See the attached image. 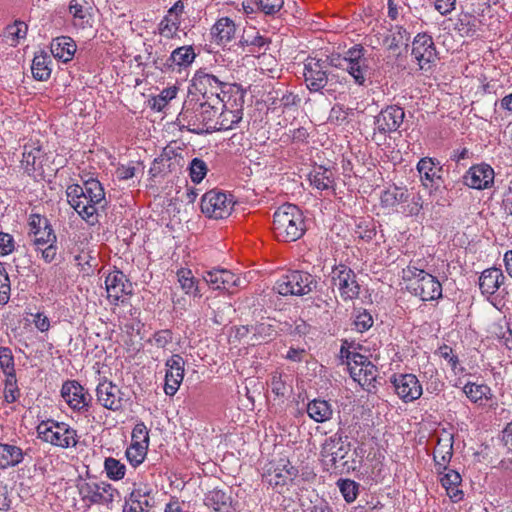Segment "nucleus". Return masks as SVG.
I'll return each instance as SVG.
<instances>
[{
	"mask_svg": "<svg viewBox=\"0 0 512 512\" xmlns=\"http://www.w3.org/2000/svg\"><path fill=\"white\" fill-rule=\"evenodd\" d=\"M66 197L69 205L89 225H95L98 222V209L105 205V192L97 179L90 178L82 186L69 185L66 189Z\"/></svg>",
	"mask_w": 512,
	"mask_h": 512,
	"instance_id": "obj_1",
	"label": "nucleus"
},
{
	"mask_svg": "<svg viewBox=\"0 0 512 512\" xmlns=\"http://www.w3.org/2000/svg\"><path fill=\"white\" fill-rule=\"evenodd\" d=\"M220 107L215 102H199L193 99L185 101L177 121L181 128L195 134L211 133L215 131L217 121L216 115Z\"/></svg>",
	"mask_w": 512,
	"mask_h": 512,
	"instance_id": "obj_2",
	"label": "nucleus"
},
{
	"mask_svg": "<svg viewBox=\"0 0 512 512\" xmlns=\"http://www.w3.org/2000/svg\"><path fill=\"white\" fill-rule=\"evenodd\" d=\"M402 280L407 290L424 302L442 297V285L437 277L417 267L412 261L402 269Z\"/></svg>",
	"mask_w": 512,
	"mask_h": 512,
	"instance_id": "obj_3",
	"label": "nucleus"
},
{
	"mask_svg": "<svg viewBox=\"0 0 512 512\" xmlns=\"http://www.w3.org/2000/svg\"><path fill=\"white\" fill-rule=\"evenodd\" d=\"M273 230L276 238L283 242H294L306 230L302 211L294 204L280 206L273 215Z\"/></svg>",
	"mask_w": 512,
	"mask_h": 512,
	"instance_id": "obj_4",
	"label": "nucleus"
},
{
	"mask_svg": "<svg viewBox=\"0 0 512 512\" xmlns=\"http://www.w3.org/2000/svg\"><path fill=\"white\" fill-rule=\"evenodd\" d=\"M40 440L61 449L75 448L79 442L77 430L66 422L42 420L36 427Z\"/></svg>",
	"mask_w": 512,
	"mask_h": 512,
	"instance_id": "obj_5",
	"label": "nucleus"
},
{
	"mask_svg": "<svg viewBox=\"0 0 512 512\" xmlns=\"http://www.w3.org/2000/svg\"><path fill=\"white\" fill-rule=\"evenodd\" d=\"M298 474L297 467L288 458L273 459L264 467L262 481L276 493L284 494L294 484Z\"/></svg>",
	"mask_w": 512,
	"mask_h": 512,
	"instance_id": "obj_6",
	"label": "nucleus"
},
{
	"mask_svg": "<svg viewBox=\"0 0 512 512\" xmlns=\"http://www.w3.org/2000/svg\"><path fill=\"white\" fill-rule=\"evenodd\" d=\"M230 95L221 99L218 115H216L217 125L215 131L233 129L243 117L244 91L239 85L229 87Z\"/></svg>",
	"mask_w": 512,
	"mask_h": 512,
	"instance_id": "obj_7",
	"label": "nucleus"
},
{
	"mask_svg": "<svg viewBox=\"0 0 512 512\" xmlns=\"http://www.w3.org/2000/svg\"><path fill=\"white\" fill-rule=\"evenodd\" d=\"M236 84H229L219 76L207 72L205 69L196 71L192 78V86L207 101L221 104V99L230 95L229 87Z\"/></svg>",
	"mask_w": 512,
	"mask_h": 512,
	"instance_id": "obj_8",
	"label": "nucleus"
},
{
	"mask_svg": "<svg viewBox=\"0 0 512 512\" xmlns=\"http://www.w3.org/2000/svg\"><path fill=\"white\" fill-rule=\"evenodd\" d=\"M405 118V112L402 107L390 105L382 109L374 117V128L371 136L372 142L380 146L387 140V136L402 125Z\"/></svg>",
	"mask_w": 512,
	"mask_h": 512,
	"instance_id": "obj_9",
	"label": "nucleus"
},
{
	"mask_svg": "<svg viewBox=\"0 0 512 512\" xmlns=\"http://www.w3.org/2000/svg\"><path fill=\"white\" fill-rule=\"evenodd\" d=\"M330 281L333 290H337L344 302L357 299L361 292L357 276L352 268L345 264H338L332 267Z\"/></svg>",
	"mask_w": 512,
	"mask_h": 512,
	"instance_id": "obj_10",
	"label": "nucleus"
},
{
	"mask_svg": "<svg viewBox=\"0 0 512 512\" xmlns=\"http://www.w3.org/2000/svg\"><path fill=\"white\" fill-rule=\"evenodd\" d=\"M316 280L308 272L293 270L282 275L275 283L274 289L283 296H302L311 292Z\"/></svg>",
	"mask_w": 512,
	"mask_h": 512,
	"instance_id": "obj_11",
	"label": "nucleus"
},
{
	"mask_svg": "<svg viewBox=\"0 0 512 512\" xmlns=\"http://www.w3.org/2000/svg\"><path fill=\"white\" fill-rule=\"evenodd\" d=\"M60 394L68 407L79 415H86L92 407V396L77 380L63 382Z\"/></svg>",
	"mask_w": 512,
	"mask_h": 512,
	"instance_id": "obj_12",
	"label": "nucleus"
},
{
	"mask_svg": "<svg viewBox=\"0 0 512 512\" xmlns=\"http://www.w3.org/2000/svg\"><path fill=\"white\" fill-rule=\"evenodd\" d=\"M277 334L276 326L269 319L235 327V338L251 346L268 343L275 339Z\"/></svg>",
	"mask_w": 512,
	"mask_h": 512,
	"instance_id": "obj_13",
	"label": "nucleus"
},
{
	"mask_svg": "<svg viewBox=\"0 0 512 512\" xmlns=\"http://www.w3.org/2000/svg\"><path fill=\"white\" fill-rule=\"evenodd\" d=\"M77 489L81 499L90 504H108L114 500L117 490L105 481H87L80 479Z\"/></svg>",
	"mask_w": 512,
	"mask_h": 512,
	"instance_id": "obj_14",
	"label": "nucleus"
},
{
	"mask_svg": "<svg viewBox=\"0 0 512 512\" xmlns=\"http://www.w3.org/2000/svg\"><path fill=\"white\" fill-rule=\"evenodd\" d=\"M107 299L111 305L118 306L128 303L133 293V285L127 276L120 270H114L105 278Z\"/></svg>",
	"mask_w": 512,
	"mask_h": 512,
	"instance_id": "obj_15",
	"label": "nucleus"
},
{
	"mask_svg": "<svg viewBox=\"0 0 512 512\" xmlns=\"http://www.w3.org/2000/svg\"><path fill=\"white\" fill-rule=\"evenodd\" d=\"M234 202L227 194L211 190L201 199V211L209 218L224 219L231 215Z\"/></svg>",
	"mask_w": 512,
	"mask_h": 512,
	"instance_id": "obj_16",
	"label": "nucleus"
},
{
	"mask_svg": "<svg viewBox=\"0 0 512 512\" xmlns=\"http://www.w3.org/2000/svg\"><path fill=\"white\" fill-rule=\"evenodd\" d=\"M347 366L352 379L358 382L363 388L369 389L377 377V367L367 357L353 353L347 356Z\"/></svg>",
	"mask_w": 512,
	"mask_h": 512,
	"instance_id": "obj_17",
	"label": "nucleus"
},
{
	"mask_svg": "<svg viewBox=\"0 0 512 512\" xmlns=\"http://www.w3.org/2000/svg\"><path fill=\"white\" fill-rule=\"evenodd\" d=\"M411 56L420 70H430L437 60V50L432 36L418 33L412 42Z\"/></svg>",
	"mask_w": 512,
	"mask_h": 512,
	"instance_id": "obj_18",
	"label": "nucleus"
},
{
	"mask_svg": "<svg viewBox=\"0 0 512 512\" xmlns=\"http://www.w3.org/2000/svg\"><path fill=\"white\" fill-rule=\"evenodd\" d=\"M97 402L105 409L112 412H122L127 399L125 393L112 381L104 378L95 389Z\"/></svg>",
	"mask_w": 512,
	"mask_h": 512,
	"instance_id": "obj_19",
	"label": "nucleus"
},
{
	"mask_svg": "<svg viewBox=\"0 0 512 512\" xmlns=\"http://www.w3.org/2000/svg\"><path fill=\"white\" fill-rule=\"evenodd\" d=\"M351 445L347 437L340 433L328 437L321 446L320 455L330 468H337L350 452Z\"/></svg>",
	"mask_w": 512,
	"mask_h": 512,
	"instance_id": "obj_20",
	"label": "nucleus"
},
{
	"mask_svg": "<svg viewBox=\"0 0 512 512\" xmlns=\"http://www.w3.org/2000/svg\"><path fill=\"white\" fill-rule=\"evenodd\" d=\"M395 394L404 403L418 400L423 394V387L418 377L412 373H396L390 377Z\"/></svg>",
	"mask_w": 512,
	"mask_h": 512,
	"instance_id": "obj_21",
	"label": "nucleus"
},
{
	"mask_svg": "<svg viewBox=\"0 0 512 512\" xmlns=\"http://www.w3.org/2000/svg\"><path fill=\"white\" fill-rule=\"evenodd\" d=\"M46 153L39 141L30 140L23 146L21 168L24 173L34 179L44 176L43 163Z\"/></svg>",
	"mask_w": 512,
	"mask_h": 512,
	"instance_id": "obj_22",
	"label": "nucleus"
},
{
	"mask_svg": "<svg viewBox=\"0 0 512 512\" xmlns=\"http://www.w3.org/2000/svg\"><path fill=\"white\" fill-rule=\"evenodd\" d=\"M328 63L326 60L309 56L304 61L303 76L310 92L322 90L328 82Z\"/></svg>",
	"mask_w": 512,
	"mask_h": 512,
	"instance_id": "obj_23",
	"label": "nucleus"
},
{
	"mask_svg": "<svg viewBox=\"0 0 512 512\" xmlns=\"http://www.w3.org/2000/svg\"><path fill=\"white\" fill-rule=\"evenodd\" d=\"M463 184L471 189L486 190L493 186L495 172L487 163L472 165L463 175Z\"/></svg>",
	"mask_w": 512,
	"mask_h": 512,
	"instance_id": "obj_24",
	"label": "nucleus"
},
{
	"mask_svg": "<svg viewBox=\"0 0 512 512\" xmlns=\"http://www.w3.org/2000/svg\"><path fill=\"white\" fill-rule=\"evenodd\" d=\"M203 280L213 290L232 292L233 288L239 287L241 279L232 271L224 268H213L202 274Z\"/></svg>",
	"mask_w": 512,
	"mask_h": 512,
	"instance_id": "obj_25",
	"label": "nucleus"
},
{
	"mask_svg": "<svg viewBox=\"0 0 512 512\" xmlns=\"http://www.w3.org/2000/svg\"><path fill=\"white\" fill-rule=\"evenodd\" d=\"M462 391L469 401L478 407L496 409L498 406L491 387L483 382L467 381Z\"/></svg>",
	"mask_w": 512,
	"mask_h": 512,
	"instance_id": "obj_26",
	"label": "nucleus"
},
{
	"mask_svg": "<svg viewBox=\"0 0 512 512\" xmlns=\"http://www.w3.org/2000/svg\"><path fill=\"white\" fill-rule=\"evenodd\" d=\"M165 366L164 392L168 396H174L184 378L185 361L179 354H174L166 360Z\"/></svg>",
	"mask_w": 512,
	"mask_h": 512,
	"instance_id": "obj_27",
	"label": "nucleus"
},
{
	"mask_svg": "<svg viewBox=\"0 0 512 512\" xmlns=\"http://www.w3.org/2000/svg\"><path fill=\"white\" fill-rule=\"evenodd\" d=\"M156 488L147 482L137 481L132 485L131 492L127 498L133 500L135 505L144 512H149L156 505Z\"/></svg>",
	"mask_w": 512,
	"mask_h": 512,
	"instance_id": "obj_28",
	"label": "nucleus"
},
{
	"mask_svg": "<svg viewBox=\"0 0 512 512\" xmlns=\"http://www.w3.org/2000/svg\"><path fill=\"white\" fill-rule=\"evenodd\" d=\"M416 168L425 188L436 187L442 181L443 168L437 159L423 157L418 161Z\"/></svg>",
	"mask_w": 512,
	"mask_h": 512,
	"instance_id": "obj_29",
	"label": "nucleus"
},
{
	"mask_svg": "<svg viewBox=\"0 0 512 512\" xmlns=\"http://www.w3.org/2000/svg\"><path fill=\"white\" fill-rule=\"evenodd\" d=\"M30 234L34 236L36 249L50 242H56V235L48 219L40 214H31L29 217Z\"/></svg>",
	"mask_w": 512,
	"mask_h": 512,
	"instance_id": "obj_30",
	"label": "nucleus"
},
{
	"mask_svg": "<svg viewBox=\"0 0 512 512\" xmlns=\"http://www.w3.org/2000/svg\"><path fill=\"white\" fill-rule=\"evenodd\" d=\"M310 186L320 192H330L335 194L336 178L335 173L322 165L314 166L308 174Z\"/></svg>",
	"mask_w": 512,
	"mask_h": 512,
	"instance_id": "obj_31",
	"label": "nucleus"
},
{
	"mask_svg": "<svg viewBox=\"0 0 512 512\" xmlns=\"http://www.w3.org/2000/svg\"><path fill=\"white\" fill-rule=\"evenodd\" d=\"M505 275L502 270L496 267H491L482 271L479 276V289L481 294L487 299L495 295L505 282Z\"/></svg>",
	"mask_w": 512,
	"mask_h": 512,
	"instance_id": "obj_32",
	"label": "nucleus"
},
{
	"mask_svg": "<svg viewBox=\"0 0 512 512\" xmlns=\"http://www.w3.org/2000/svg\"><path fill=\"white\" fill-rule=\"evenodd\" d=\"M453 455V436L445 434L439 437L433 452V460L439 474L447 470Z\"/></svg>",
	"mask_w": 512,
	"mask_h": 512,
	"instance_id": "obj_33",
	"label": "nucleus"
},
{
	"mask_svg": "<svg viewBox=\"0 0 512 512\" xmlns=\"http://www.w3.org/2000/svg\"><path fill=\"white\" fill-rule=\"evenodd\" d=\"M196 58V53L191 45L181 46L172 51L170 56L166 59L163 71L174 70L175 67L179 69L187 68Z\"/></svg>",
	"mask_w": 512,
	"mask_h": 512,
	"instance_id": "obj_34",
	"label": "nucleus"
},
{
	"mask_svg": "<svg viewBox=\"0 0 512 512\" xmlns=\"http://www.w3.org/2000/svg\"><path fill=\"white\" fill-rule=\"evenodd\" d=\"M410 40V33L401 25L391 26L383 37V46L392 52H398L402 47L406 48Z\"/></svg>",
	"mask_w": 512,
	"mask_h": 512,
	"instance_id": "obj_35",
	"label": "nucleus"
},
{
	"mask_svg": "<svg viewBox=\"0 0 512 512\" xmlns=\"http://www.w3.org/2000/svg\"><path fill=\"white\" fill-rule=\"evenodd\" d=\"M76 43L69 36H59L52 40L50 50L54 58L69 62L73 59L76 52Z\"/></svg>",
	"mask_w": 512,
	"mask_h": 512,
	"instance_id": "obj_36",
	"label": "nucleus"
},
{
	"mask_svg": "<svg viewBox=\"0 0 512 512\" xmlns=\"http://www.w3.org/2000/svg\"><path fill=\"white\" fill-rule=\"evenodd\" d=\"M236 33V24L229 17L219 18L211 28V35L217 44H227Z\"/></svg>",
	"mask_w": 512,
	"mask_h": 512,
	"instance_id": "obj_37",
	"label": "nucleus"
},
{
	"mask_svg": "<svg viewBox=\"0 0 512 512\" xmlns=\"http://www.w3.org/2000/svg\"><path fill=\"white\" fill-rule=\"evenodd\" d=\"M440 482L452 502L456 503L462 500L463 491L459 488L462 478L456 470L447 468L446 471H443Z\"/></svg>",
	"mask_w": 512,
	"mask_h": 512,
	"instance_id": "obj_38",
	"label": "nucleus"
},
{
	"mask_svg": "<svg viewBox=\"0 0 512 512\" xmlns=\"http://www.w3.org/2000/svg\"><path fill=\"white\" fill-rule=\"evenodd\" d=\"M69 12L73 16L75 26L82 29L92 27L93 16L91 14V7L88 6L86 1L71 0Z\"/></svg>",
	"mask_w": 512,
	"mask_h": 512,
	"instance_id": "obj_39",
	"label": "nucleus"
},
{
	"mask_svg": "<svg viewBox=\"0 0 512 512\" xmlns=\"http://www.w3.org/2000/svg\"><path fill=\"white\" fill-rule=\"evenodd\" d=\"M169 153H173V151H167V149H164L162 154L154 159L149 170L151 177L156 178L163 176L176 169V167L179 165V159L176 155L171 157Z\"/></svg>",
	"mask_w": 512,
	"mask_h": 512,
	"instance_id": "obj_40",
	"label": "nucleus"
},
{
	"mask_svg": "<svg viewBox=\"0 0 512 512\" xmlns=\"http://www.w3.org/2000/svg\"><path fill=\"white\" fill-rule=\"evenodd\" d=\"M409 200V191L406 188L393 186L382 192L380 197L383 208L394 210Z\"/></svg>",
	"mask_w": 512,
	"mask_h": 512,
	"instance_id": "obj_41",
	"label": "nucleus"
},
{
	"mask_svg": "<svg viewBox=\"0 0 512 512\" xmlns=\"http://www.w3.org/2000/svg\"><path fill=\"white\" fill-rule=\"evenodd\" d=\"M307 414L317 423L326 422L333 416L332 405L323 399H313L307 404Z\"/></svg>",
	"mask_w": 512,
	"mask_h": 512,
	"instance_id": "obj_42",
	"label": "nucleus"
},
{
	"mask_svg": "<svg viewBox=\"0 0 512 512\" xmlns=\"http://www.w3.org/2000/svg\"><path fill=\"white\" fill-rule=\"evenodd\" d=\"M205 504L213 512H233L231 497L219 489H213L206 495Z\"/></svg>",
	"mask_w": 512,
	"mask_h": 512,
	"instance_id": "obj_43",
	"label": "nucleus"
},
{
	"mask_svg": "<svg viewBox=\"0 0 512 512\" xmlns=\"http://www.w3.org/2000/svg\"><path fill=\"white\" fill-rule=\"evenodd\" d=\"M24 459L23 450L7 443H0V468L14 467L20 464Z\"/></svg>",
	"mask_w": 512,
	"mask_h": 512,
	"instance_id": "obj_44",
	"label": "nucleus"
},
{
	"mask_svg": "<svg viewBox=\"0 0 512 512\" xmlns=\"http://www.w3.org/2000/svg\"><path fill=\"white\" fill-rule=\"evenodd\" d=\"M52 60L45 52L36 54L31 65V72L34 79L38 81H47L52 73Z\"/></svg>",
	"mask_w": 512,
	"mask_h": 512,
	"instance_id": "obj_45",
	"label": "nucleus"
},
{
	"mask_svg": "<svg viewBox=\"0 0 512 512\" xmlns=\"http://www.w3.org/2000/svg\"><path fill=\"white\" fill-rule=\"evenodd\" d=\"M28 26L25 22L16 20L12 24L8 25L3 32L4 41L12 47L19 44L21 39H24L27 35Z\"/></svg>",
	"mask_w": 512,
	"mask_h": 512,
	"instance_id": "obj_46",
	"label": "nucleus"
},
{
	"mask_svg": "<svg viewBox=\"0 0 512 512\" xmlns=\"http://www.w3.org/2000/svg\"><path fill=\"white\" fill-rule=\"evenodd\" d=\"M345 70L354 79L358 85H364L369 74L368 60H360L358 62H343Z\"/></svg>",
	"mask_w": 512,
	"mask_h": 512,
	"instance_id": "obj_47",
	"label": "nucleus"
},
{
	"mask_svg": "<svg viewBox=\"0 0 512 512\" xmlns=\"http://www.w3.org/2000/svg\"><path fill=\"white\" fill-rule=\"evenodd\" d=\"M103 467L107 478L112 481H120L126 475L125 464L114 457H106Z\"/></svg>",
	"mask_w": 512,
	"mask_h": 512,
	"instance_id": "obj_48",
	"label": "nucleus"
},
{
	"mask_svg": "<svg viewBox=\"0 0 512 512\" xmlns=\"http://www.w3.org/2000/svg\"><path fill=\"white\" fill-rule=\"evenodd\" d=\"M181 19L177 16L165 15L158 24L159 34L166 39H173L178 35Z\"/></svg>",
	"mask_w": 512,
	"mask_h": 512,
	"instance_id": "obj_49",
	"label": "nucleus"
},
{
	"mask_svg": "<svg viewBox=\"0 0 512 512\" xmlns=\"http://www.w3.org/2000/svg\"><path fill=\"white\" fill-rule=\"evenodd\" d=\"M177 278L181 288L186 294L198 295L197 280L190 269L181 268L177 271Z\"/></svg>",
	"mask_w": 512,
	"mask_h": 512,
	"instance_id": "obj_50",
	"label": "nucleus"
},
{
	"mask_svg": "<svg viewBox=\"0 0 512 512\" xmlns=\"http://www.w3.org/2000/svg\"><path fill=\"white\" fill-rule=\"evenodd\" d=\"M441 358L447 361L452 372L457 375L464 372V368L460 365L458 355L454 352L452 347L443 344L436 352Z\"/></svg>",
	"mask_w": 512,
	"mask_h": 512,
	"instance_id": "obj_51",
	"label": "nucleus"
},
{
	"mask_svg": "<svg viewBox=\"0 0 512 512\" xmlns=\"http://www.w3.org/2000/svg\"><path fill=\"white\" fill-rule=\"evenodd\" d=\"M148 448L144 445L130 444L125 450V457L129 464L134 468L141 465L147 457Z\"/></svg>",
	"mask_w": 512,
	"mask_h": 512,
	"instance_id": "obj_52",
	"label": "nucleus"
},
{
	"mask_svg": "<svg viewBox=\"0 0 512 512\" xmlns=\"http://www.w3.org/2000/svg\"><path fill=\"white\" fill-rule=\"evenodd\" d=\"M208 167L204 160L200 158H193L189 164V176L191 181L199 184L207 175Z\"/></svg>",
	"mask_w": 512,
	"mask_h": 512,
	"instance_id": "obj_53",
	"label": "nucleus"
},
{
	"mask_svg": "<svg viewBox=\"0 0 512 512\" xmlns=\"http://www.w3.org/2000/svg\"><path fill=\"white\" fill-rule=\"evenodd\" d=\"M178 88L175 86L163 89L159 95L153 98L152 108L157 111H162L167 104L176 97Z\"/></svg>",
	"mask_w": 512,
	"mask_h": 512,
	"instance_id": "obj_54",
	"label": "nucleus"
},
{
	"mask_svg": "<svg viewBox=\"0 0 512 512\" xmlns=\"http://www.w3.org/2000/svg\"><path fill=\"white\" fill-rule=\"evenodd\" d=\"M270 387L272 393L278 398H284L290 388L283 379L282 373L278 371H275L271 374Z\"/></svg>",
	"mask_w": 512,
	"mask_h": 512,
	"instance_id": "obj_55",
	"label": "nucleus"
},
{
	"mask_svg": "<svg viewBox=\"0 0 512 512\" xmlns=\"http://www.w3.org/2000/svg\"><path fill=\"white\" fill-rule=\"evenodd\" d=\"M150 438H149V430L144 422H139L135 424L131 433V443L135 445H144L145 447H149Z\"/></svg>",
	"mask_w": 512,
	"mask_h": 512,
	"instance_id": "obj_56",
	"label": "nucleus"
},
{
	"mask_svg": "<svg viewBox=\"0 0 512 512\" xmlns=\"http://www.w3.org/2000/svg\"><path fill=\"white\" fill-rule=\"evenodd\" d=\"M3 394L7 403H14L20 397L16 375L6 376Z\"/></svg>",
	"mask_w": 512,
	"mask_h": 512,
	"instance_id": "obj_57",
	"label": "nucleus"
},
{
	"mask_svg": "<svg viewBox=\"0 0 512 512\" xmlns=\"http://www.w3.org/2000/svg\"><path fill=\"white\" fill-rule=\"evenodd\" d=\"M0 368L5 376L16 375L14 357L11 349L8 347H0Z\"/></svg>",
	"mask_w": 512,
	"mask_h": 512,
	"instance_id": "obj_58",
	"label": "nucleus"
},
{
	"mask_svg": "<svg viewBox=\"0 0 512 512\" xmlns=\"http://www.w3.org/2000/svg\"><path fill=\"white\" fill-rule=\"evenodd\" d=\"M11 284L4 265L0 262V304L5 305L10 299Z\"/></svg>",
	"mask_w": 512,
	"mask_h": 512,
	"instance_id": "obj_59",
	"label": "nucleus"
},
{
	"mask_svg": "<svg viewBox=\"0 0 512 512\" xmlns=\"http://www.w3.org/2000/svg\"><path fill=\"white\" fill-rule=\"evenodd\" d=\"M338 486L344 499L350 503L353 502L358 494V484L350 479L339 480Z\"/></svg>",
	"mask_w": 512,
	"mask_h": 512,
	"instance_id": "obj_60",
	"label": "nucleus"
},
{
	"mask_svg": "<svg viewBox=\"0 0 512 512\" xmlns=\"http://www.w3.org/2000/svg\"><path fill=\"white\" fill-rule=\"evenodd\" d=\"M430 372V377L425 381L426 390L438 394L443 390L444 382L439 378L438 371L433 365H430Z\"/></svg>",
	"mask_w": 512,
	"mask_h": 512,
	"instance_id": "obj_61",
	"label": "nucleus"
},
{
	"mask_svg": "<svg viewBox=\"0 0 512 512\" xmlns=\"http://www.w3.org/2000/svg\"><path fill=\"white\" fill-rule=\"evenodd\" d=\"M241 42L250 47L249 52H259L260 49L265 48L268 45V40L264 36L256 32L253 36L243 37Z\"/></svg>",
	"mask_w": 512,
	"mask_h": 512,
	"instance_id": "obj_62",
	"label": "nucleus"
},
{
	"mask_svg": "<svg viewBox=\"0 0 512 512\" xmlns=\"http://www.w3.org/2000/svg\"><path fill=\"white\" fill-rule=\"evenodd\" d=\"M258 10L265 15L277 14L284 5V0H257Z\"/></svg>",
	"mask_w": 512,
	"mask_h": 512,
	"instance_id": "obj_63",
	"label": "nucleus"
},
{
	"mask_svg": "<svg viewBox=\"0 0 512 512\" xmlns=\"http://www.w3.org/2000/svg\"><path fill=\"white\" fill-rule=\"evenodd\" d=\"M173 341V333L170 329L156 331L150 342H153L158 348H166Z\"/></svg>",
	"mask_w": 512,
	"mask_h": 512,
	"instance_id": "obj_64",
	"label": "nucleus"
}]
</instances>
